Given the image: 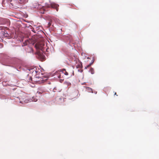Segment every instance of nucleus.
<instances>
[{"mask_svg": "<svg viewBox=\"0 0 159 159\" xmlns=\"http://www.w3.org/2000/svg\"><path fill=\"white\" fill-rule=\"evenodd\" d=\"M114 94L115 95H116V92H115Z\"/></svg>", "mask_w": 159, "mask_h": 159, "instance_id": "obj_21", "label": "nucleus"}, {"mask_svg": "<svg viewBox=\"0 0 159 159\" xmlns=\"http://www.w3.org/2000/svg\"><path fill=\"white\" fill-rule=\"evenodd\" d=\"M34 71H33V73L34 72Z\"/></svg>", "mask_w": 159, "mask_h": 159, "instance_id": "obj_25", "label": "nucleus"}, {"mask_svg": "<svg viewBox=\"0 0 159 159\" xmlns=\"http://www.w3.org/2000/svg\"><path fill=\"white\" fill-rule=\"evenodd\" d=\"M37 67L36 66L34 67H31L30 68L28 69V70H37Z\"/></svg>", "mask_w": 159, "mask_h": 159, "instance_id": "obj_12", "label": "nucleus"}, {"mask_svg": "<svg viewBox=\"0 0 159 159\" xmlns=\"http://www.w3.org/2000/svg\"><path fill=\"white\" fill-rule=\"evenodd\" d=\"M86 90L89 92H92L93 93L92 89L89 87H86Z\"/></svg>", "mask_w": 159, "mask_h": 159, "instance_id": "obj_9", "label": "nucleus"}, {"mask_svg": "<svg viewBox=\"0 0 159 159\" xmlns=\"http://www.w3.org/2000/svg\"><path fill=\"white\" fill-rule=\"evenodd\" d=\"M0 36H3L4 37H7L8 36V34L6 31L1 30L0 31Z\"/></svg>", "mask_w": 159, "mask_h": 159, "instance_id": "obj_5", "label": "nucleus"}, {"mask_svg": "<svg viewBox=\"0 0 159 159\" xmlns=\"http://www.w3.org/2000/svg\"><path fill=\"white\" fill-rule=\"evenodd\" d=\"M61 71H62L64 74L66 75H69L70 76H71L73 75H74V72L73 70H71V72H70L69 71L67 72L66 70H61Z\"/></svg>", "mask_w": 159, "mask_h": 159, "instance_id": "obj_4", "label": "nucleus"}, {"mask_svg": "<svg viewBox=\"0 0 159 159\" xmlns=\"http://www.w3.org/2000/svg\"><path fill=\"white\" fill-rule=\"evenodd\" d=\"M30 80L31 81L32 80V78L31 77H30V79L29 80L30 82ZM30 82H31L30 81Z\"/></svg>", "mask_w": 159, "mask_h": 159, "instance_id": "obj_17", "label": "nucleus"}, {"mask_svg": "<svg viewBox=\"0 0 159 159\" xmlns=\"http://www.w3.org/2000/svg\"><path fill=\"white\" fill-rule=\"evenodd\" d=\"M90 65H91V64H89L87 65L86 66H85V69L89 68V67L90 66Z\"/></svg>", "mask_w": 159, "mask_h": 159, "instance_id": "obj_14", "label": "nucleus"}, {"mask_svg": "<svg viewBox=\"0 0 159 159\" xmlns=\"http://www.w3.org/2000/svg\"><path fill=\"white\" fill-rule=\"evenodd\" d=\"M37 93H38V94H40V93H40V92H37Z\"/></svg>", "mask_w": 159, "mask_h": 159, "instance_id": "obj_19", "label": "nucleus"}, {"mask_svg": "<svg viewBox=\"0 0 159 159\" xmlns=\"http://www.w3.org/2000/svg\"><path fill=\"white\" fill-rule=\"evenodd\" d=\"M38 56L42 61L44 60L45 56L42 53H39Z\"/></svg>", "mask_w": 159, "mask_h": 159, "instance_id": "obj_6", "label": "nucleus"}, {"mask_svg": "<svg viewBox=\"0 0 159 159\" xmlns=\"http://www.w3.org/2000/svg\"><path fill=\"white\" fill-rule=\"evenodd\" d=\"M28 1V0H19V2L21 4H25Z\"/></svg>", "mask_w": 159, "mask_h": 159, "instance_id": "obj_7", "label": "nucleus"}, {"mask_svg": "<svg viewBox=\"0 0 159 159\" xmlns=\"http://www.w3.org/2000/svg\"><path fill=\"white\" fill-rule=\"evenodd\" d=\"M51 22H49L48 23V26H50L51 25Z\"/></svg>", "mask_w": 159, "mask_h": 159, "instance_id": "obj_15", "label": "nucleus"}, {"mask_svg": "<svg viewBox=\"0 0 159 159\" xmlns=\"http://www.w3.org/2000/svg\"><path fill=\"white\" fill-rule=\"evenodd\" d=\"M38 5V3H34L33 4V7L36 8V6Z\"/></svg>", "mask_w": 159, "mask_h": 159, "instance_id": "obj_13", "label": "nucleus"}, {"mask_svg": "<svg viewBox=\"0 0 159 159\" xmlns=\"http://www.w3.org/2000/svg\"><path fill=\"white\" fill-rule=\"evenodd\" d=\"M29 52H32L33 53V49L31 47H29Z\"/></svg>", "mask_w": 159, "mask_h": 159, "instance_id": "obj_11", "label": "nucleus"}, {"mask_svg": "<svg viewBox=\"0 0 159 159\" xmlns=\"http://www.w3.org/2000/svg\"><path fill=\"white\" fill-rule=\"evenodd\" d=\"M44 43L43 41H41L37 43L35 45V47L37 49H39L43 52L44 51L45 48L44 47Z\"/></svg>", "mask_w": 159, "mask_h": 159, "instance_id": "obj_2", "label": "nucleus"}, {"mask_svg": "<svg viewBox=\"0 0 159 159\" xmlns=\"http://www.w3.org/2000/svg\"><path fill=\"white\" fill-rule=\"evenodd\" d=\"M90 70H93V69L92 68H91Z\"/></svg>", "mask_w": 159, "mask_h": 159, "instance_id": "obj_24", "label": "nucleus"}, {"mask_svg": "<svg viewBox=\"0 0 159 159\" xmlns=\"http://www.w3.org/2000/svg\"><path fill=\"white\" fill-rule=\"evenodd\" d=\"M61 70H65V69H62Z\"/></svg>", "mask_w": 159, "mask_h": 159, "instance_id": "obj_23", "label": "nucleus"}, {"mask_svg": "<svg viewBox=\"0 0 159 159\" xmlns=\"http://www.w3.org/2000/svg\"><path fill=\"white\" fill-rule=\"evenodd\" d=\"M19 69H20V70H21L22 69L21 68V67H20V68H19Z\"/></svg>", "mask_w": 159, "mask_h": 159, "instance_id": "obj_20", "label": "nucleus"}, {"mask_svg": "<svg viewBox=\"0 0 159 159\" xmlns=\"http://www.w3.org/2000/svg\"><path fill=\"white\" fill-rule=\"evenodd\" d=\"M71 84L70 83H68V85H70Z\"/></svg>", "mask_w": 159, "mask_h": 159, "instance_id": "obj_18", "label": "nucleus"}, {"mask_svg": "<svg viewBox=\"0 0 159 159\" xmlns=\"http://www.w3.org/2000/svg\"><path fill=\"white\" fill-rule=\"evenodd\" d=\"M44 70H35V72L36 73L37 78H41L43 79L44 78H47L48 75L44 72Z\"/></svg>", "mask_w": 159, "mask_h": 159, "instance_id": "obj_1", "label": "nucleus"}, {"mask_svg": "<svg viewBox=\"0 0 159 159\" xmlns=\"http://www.w3.org/2000/svg\"><path fill=\"white\" fill-rule=\"evenodd\" d=\"M76 68H81L82 67V64H79V65H77L76 66Z\"/></svg>", "mask_w": 159, "mask_h": 159, "instance_id": "obj_10", "label": "nucleus"}, {"mask_svg": "<svg viewBox=\"0 0 159 159\" xmlns=\"http://www.w3.org/2000/svg\"><path fill=\"white\" fill-rule=\"evenodd\" d=\"M37 101V99H34L33 100V101L34 102H36Z\"/></svg>", "mask_w": 159, "mask_h": 159, "instance_id": "obj_16", "label": "nucleus"}, {"mask_svg": "<svg viewBox=\"0 0 159 159\" xmlns=\"http://www.w3.org/2000/svg\"><path fill=\"white\" fill-rule=\"evenodd\" d=\"M30 40H26L25 42L23 43L24 46L27 45L29 44L30 43Z\"/></svg>", "mask_w": 159, "mask_h": 159, "instance_id": "obj_8", "label": "nucleus"}, {"mask_svg": "<svg viewBox=\"0 0 159 159\" xmlns=\"http://www.w3.org/2000/svg\"><path fill=\"white\" fill-rule=\"evenodd\" d=\"M83 70H81V72H82Z\"/></svg>", "mask_w": 159, "mask_h": 159, "instance_id": "obj_22", "label": "nucleus"}, {"mask_svg": "<svg viewBox=\"0 0 159 159\" xmlns=\"http://www.w3.org/2000/svg\"><path fill=\"white\" fill-rule=\"evenodd\" d=\"M45 6L48 8L52 7L56 9L57 11H58L59 9V5L54 2H50V4H46Z\"/></svg>", "mask_w": 159, "mask_h": 159, "instance_id": "obj_3", "label": "nucleus"}]
</instances>
